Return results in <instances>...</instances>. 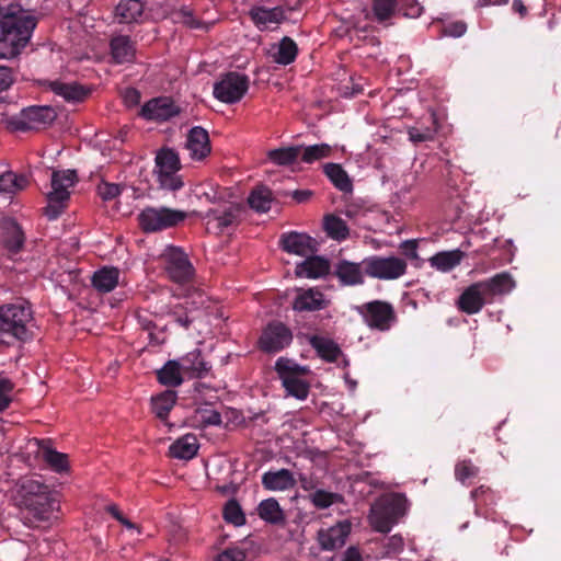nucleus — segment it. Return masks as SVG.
<instances>
[{
    "mask_svg": "<svg viewBox=\"0 0 561 561\" xmlns=\"http://www.w3.org/2000/svg\"><path fill=\"white\" fill-rule=\"evenodd\" d=\"M21 507L24 525L46 528L58 518L59 500L47 485L27 479L21 485Z\"/></svg>",
    "mask_w": 561,
    "mask_h": 561,
    "instance_id": "nucleus-1",
    "label": "nucleus"
},
{
    "mask_svg": "<svg viewBox=\"0 0 561 561\" xmlns=\"http://www.w3.org/2000/svg\"><path fill=\"white\" fill-rule=\"evenodd\" d=\"M36 24L35 16L27 14L20 4L0 7V58L16 57L28 44Z\"/></svg>",
    "mask_w": 561,
    "mask_h": 561,
    "instance_id": "nucleus-2",
    "label": "nucleus"
},
{
    "mask_svg": "<svg viewBox=\"0 0 561 561\" xmlns=\"http://www.w3.org/2000/svg\"><path fill=\"white\" fill-rule=\"evenodd\" d=\"M56 117V107H0V124L10 131L38 130Z\"/></svg>",
    "mask_w": 561,
    "mask_h": 561,
    "instance_id": "nucleus-3",
    "label": "nucleus"
},
{
    "mask_svg": "<svg viewBox=\"0 0 561 561\" xmlns=\"http://www.w3.org/2000/svg\"><path fill=\"white\" fill-rule=\"evenodd\" d=\"M198 301L188 299L185 305L179 302L178 298H174L169 289L161 288L158 291H152L147 297L148 308L151 312L159 317H170L178 325L184 329H188L191 323L194 321L192 309L188 305L204 306L205 297L202 294L197 295Z\"/></svg>",
    "mask_w": 561,
    "mask_h": 561,
    "instance_id": "nucleus-4",
    "label": "nucleus"
},
{
    "mask_svg": "<svg viewBox=\"0 0 561 561\" xmlns=\"http://www.w3.org/2000/svg\"><path fill=\"white\" fill-rule=\"evenodd\" d=\"M33 313L25 301L8 304L0 307V333L18 341L32 337Z\"/></svg>",
    "mask_w": 561,
    "mask_h": 561,
    "instance_id": "nucleus-5",
    "label": "nucleus"
},
{
    "mask_svg": "<svg viewBox=\"0 0 561 561\" xmlns=\"http://www.w3.org/2000/svg\"><path fill=\"white\" fill-rule=\"evenodd\" d=\"M77 181L73 170L54 171L50 178L51 190L47 193V206L44 215L49 220H56L66 209L70 196L69 188Z\"/></svg>",
    "mask_w": 561,
    "mask_h": 561,
    "instance_id": "nucleus-6",
    "label": "nucleus"
},
{
    "mask_svg": "<svg viewBox=\"0 0 561 561\" xmlns=\"http://www.w3.org/2000/svg\"><path fill=\"white\" fill-rule=\"evenodd\" d=\"M407 499L402 494H393L371 506L369 523L379 533L387 534L398 519L404 515Z\"/></svg>",
    "mask_w": 561,
    "mask_h": 561,
    "instance_id": "nucleus-7",
    "label": "nucleus"
},
{
    "mask_svg": "<svg viewBox=\"0 0 561 561\" xmlns=\"http://www.w3.org/2000/svg\"><path fill=\"white\" fill-rule=\"evenodd\" d=\"M244 214V207L240 203H228L208 209L203 216L207 232L220 234L229 232L237 227Z\"/></svg>",
    "mask_w": 561,
    "mask_h": 561,
    "instance_id": "nucleus-8",
    "label": "nucleus"
},
{
    "mask_svg": "<svg viewBox=\"0 0 561 561\" xmlns=\"http://www.w3.org/2000/svg\"><path fill=\"white\" fill-rule=\"evenodd\" d=\"M181 162L175 150L162 148L156 156L154 175L162 190L175 192L183 187V181L179 171Z\"/></svg>",
    "mask_w": 561,
    "mask_h": 561,
    "instance_id": "nucleus-9",
    "label": "nucleus"
},
{
    "mask_svg": "<svg viewBox=\"0 0 561 561\" xmlns=\"http://www.w3.org/2000/svg\"><path fill=\"white\" fill-rule=\"evenodd\" d=\"M275 370L288 394L298 400L307 399L310 387L300 378L308 374L307 367L298 365L293 359L279 357L275 363Z\"/></svg>",
    "mask_w": 561,
    "mask_h": 561,
    "instance_id": "nucleus-10",
    "label": "nucleus"
},
{
    "mask_svg": "<svg viewBox=\"0 0 561 561\" xmlns=\"http://www.w3.org/2000/svg\"><path fill=\"white\" fill-rule=\"evenodd\" d=\"M186 216L183 210L149 206L139 213L138 222L145 232H158L178 226Z\"/></svg>",
    "mask_w": 561,
    "mask_h": 561,
    "instance_id": "nucleus-11",
    "label": "nucleus"
},
{
    "mask_svg": "<svg viewBox=\"0 0 561 561\" xmlns=\"http://www.w3.org/2000/svg\"><path fill=\"white\" fill-rule=\"evenodd\" d=\"M161 261L164 272L172 282L187 284L193 279L195 270L182 249L172 245L167 247L161 254Z\"/></svg>",
    "mask_w": 561,
    "mask_h": 561,
    "instance_id": "nucleus-12",
    "label": "nucleus"
},
{
    "mask_svg": "<svg viewBox=\"0 0 561 561\" xmlns=\"http://www.w3.org/2000/svg\"><path fill=\"white\" fill-rule=\"evenodd\" d=\"M364 322L373 330L388 331L397 321L393 306L383 300H373L356 307Z\"/></svg>",
    "mask_w": 561,
    "mask_h": 561,
    "instance_id": "nucleus-13",
    "label": "nucleus"
},
{
    "mask_svg": "<svg viewBox=\"0 0 561 561\" xmlns=\"http://www.w3.org/2000/svg\"><path fill=\"white\" fill-rule=\"evenodd\" d=\"M367 276L378 279H397L405 274L408 264L398 256L371 255L363 260Z\"/></svg>",
    "mask_w": 561,
    "mask_h": 561,
    "instance_id": "nucleus-14",
    "label": "nucleus"
},
{
    "mask_svg": "<svg viewBox=\"0 0 561 561\" xmlns=\"http://www.w3.org/2000/svg\"><path fill=\"white\" fill-rule=\"evenodd\" d=\"M278 248L288 254L305 257L316 254L319 250V243L306 232L287 231L279 236Z\"/></svg>",
    "mask_w": 561,
    "mask_h": 561,
    "instance_id": "nucleus-15",
    "label": "nucleus"
},
{
    "mask_svg": "<svg viewBox=\"0 0 561 561\" xmlns=\"http://www.w3.org/2000/svg\"><path fill=\"white\" fill-rule=\"evenodd\" d=\"M293 341L291 331L282 322L270 323L260 337V347L267 353H277Z\"/></svg>",
    "mask_w": 561,
    "mask_h": 561,
    "instance_id": "nucleus-16",
    "label": "nucleus"
},
{
    "mask_svg": "<svg viewBox=\"0 0 561 561\" xmlns=\"http://www.w3.org/2000/svg\"><path fill=\"white\" fill-rule=\"evenodd\" d=\"M490 304L481 282H476L463 289L457 299V308L467 314L479 313Z\"/></svg>",
    "mask_w": 561,
    "mask_h": 561,
    "instance_id": "nucleus-17",
    "label": "nucleus"
},
{
    "mask_svg": "<svg viewBox=\"0 0 561 561\" xmlns=\"http://www.w3.org/2000/svg\"><path fill=\"white\" fill-rule=\"evenodd\" d=\"M245 92V76L234 72L228 73L214 87L215 96L225 103H234Z\"/></svg>",
    "mask_w": 561,
    "mask_h": 561,
    "instance_id": "nucleus-18",
    "label": "nucleus"
},
{
    "mask_svg": "<svg viewBox=\"0 0 561 561\" xmlns=\"http://www.w3.org/2000/svg\"><path fill=\"white\" fill-rule=\"evenodd\" d=\"M185 149L194 161H203L211 151L209 135L199 126L191 128L186 136Z\"/></svg>",
    "mask_w": 561,
    "mask_h": 561,
    "instance_id": "nucleus-19",
    "label": "nucleus"
},
{
    "mask_svg": "<svg viewBox=\"0 0 561 561\" xmlns=\"http://www.w3.org/2000/svg\"><path fill=\"white\" fill-rule=\"evenodd\" d=\"M328 307L323 293L318 288H297L293 309L298 312L319 311Z\"/></svg>",
    "mask_w": 561,
    "mask_h": 561,
    "instance_id": "nucleus-20",
    "label": "nucleus"
},
{
    "mask_svg": "<svg viewBox=\"0 0 561 561\" xmlns=\"http://www.w3.org/2000/svg\"><path fill=\"white\" fill-rule=\"evenodd\" d=\"M351 533V524L347 520L318 531V541L322 550L332 551L344 546Z\"/></svg>",
    "mask_w": 561,
    "mask_h": 561,
    "instance_id": "nucleus-21",
    "label": "nucleus"
},
{
    "mask_svg": "<svg viewBox=\"0 0 561 561\" xmlns=\"http://www.w3.org/2000/svg\"><path fill=\"white\" fill-rule=\"evenodd\" d=\"M249 15L260 31L274 30L286 19L282 7H253Z\"/></svg>",
    "mask_w": 561,
    "mask_h": 561,
    "instance_id": "nucleus-22",
    "label": "nucleus"
},
{
    "mask_svg": "<svg viewBox=\"0 0 561 561\" xmlns=\"http://www.w3.org/2000/svg\"><path fill=\"white\" fill-rule=\"evenodd\" d=\"M296 264L295 274L297 277L320 278L330 273V262L328 259L319 255H308Z\"/></svg>",
    "mask_w": 561,
    "mask_h": 561,
    "instance_id": "nucleus-23",
    "label": "nucleus"
},
{
    "mask_svg": "<svg viewBox=\"0 0 561 561\" xmlns=\"http://www.w3.org/2000/svg\"><path fill=\"white\" fill-rule=\"evenodd\" d=\"M364 264L354 263L347 260H341L335 264L334 275L343 286H357L363 285L364 279Z\"/></svg>",
    "mask_w": 561,
    "mask_h": 561,
    "instance_id": "nucleus-24",
    "label": "nucleus"
},
{
    "mask_svg": "<svg viewBox=\"0 0 561 561\" xmlns=\"http://www.w3.org/2000/svg\"><path fill=\"white\" fill-rule=\"evenodd\" d=\"M262 485L267 491H288L296 486L297 480L288 469L268 470L262 474Z\"/></svg>",
    "mask_w": 561,
    "mask_h": 561,
    "instance_id": "nucleus-25",
    "label": "nucleus"
},
{
    "mask_svg": "<svg viewBox=\"0 0 561 561\" xmlns=\"http://www.w3.org/2000/svg\"><path fill=\"white\" fill-rule=\"evenodd\" d=\"M486 294L490 304L494 297L510 294L516 286L515 280L508 272H501L494 276L480 280Z\"/></svg>",
    "mask_w": 561,
    "mask_h": 561,
    "instance_id": "nucleus-26",
    "label": "nucleus"
},
{
    "mask_svg": "<svg viewBox=\"0 0 561 561\" xmlns=\"http://www.w3.org/2000/svg\"><path fill=\"white\" fill-rule=\"evenodd\" d=\"M2 242L10 254L18 253L24 244V232L12 218H3L1 221Z\"/></svg>",
    "mask_w": 561,
    "mask_h": 561,
    "instance_id": "nucleus-27",
    "label": "nucleus"
},
{
    "mask_svg": "<svg viewBox=\"0 0 561 561\" xmlns=\"http://www.w3.org/2000/svg\"><path fill=\"white\" fill-rule=\"evenodd\" d=\"M183 371L188 378H203L207 376L211 369V366L202 356L199 350L188 352L186 355L180 358Z\"/></svg>",
    "mask_w": 561,
    "mask_h": 561,
    "instance_id": "nucleus-28",
    "label": "nucleus"
},
{
    "mask_svg": "<svg viewBox=\"0 0 561 561\" xmlns=\"http://www.w3.org/2000/svg\"><path fill=\"white\" fill-rule=\"evenodd\" d=\"M257 516L266 524L280 526L286 522V515L275 497L261 501L256 507Z\"/></svg>",
    "mask_w": 561,
    "mask_h": 561,
    "instance_id": "nucleus-29",
    "label": "nucleus"
},
{
    "mask_svg": "<svg viewBox=\"0 0 561 561\" xmlns=\"http://www.w3.org/2000/svg\"><path fill=\"white\" fill-rule=\"evenodd\" d=\"M45 462L56 472L68 470V456L55 450L48 440L34 439Z\"/></svg>",
    "mask_w": 561,
    "mask_h": 561,
    "instance_id": "nucleus-30",
    "label": "nucleus"
},
{
    "mask_svg": "<svg viewBox=\"0 0 561 561\" xmlns=\"http://www.w3.org/2000/svg\"><path fill=\"white\" fill-rule=\"evenodd\" d=\"M111 54L115 62H131L135 58L136 48L127 35H117L111 39Z\"/></svg>",
    "mask_w": 561,
    "mask_h": 561,
    "instance_id": "nucleus-31",
    "label": "nucleus"
},
{
    "mask_svg": "<svg viewBox=\"0 0 561 561\" xmlns=\"http://www.w3.org/2000/svg\"><path fill=\"white\" fill-rule=\"evenodd\" d=\"M274 201L275 197L272 190L266 185L259 184L248 195V207L256 213H267Z\"/></svg>",
    "mask_w": 561,
    "mask_h": 561,
    "instance_id": "nucleus-32",
    "label": "nucleus"
},
{
    "mask_svg": "<svg viewBox=\"0 0 561 561\" xmlns=\"http://www.w3.org/2000/svg\"><path fill=\"white\" fill-rule=\"evenodd\" d=\"M119 274L117 267L104 266L94 272L92 285L100 293H110L118 285Z\"/></svg>",
    "mask_w": 561,
    "mask_h": 561,
    "instance_id": "nucleus-33",
    "label": "nucleus"
},
{
    "mask_svg": "<svg viewBox=\"0 0 561 561\" xmlns=\"http://www.w3.org/2000/svg\"><path fill=\"white\" fill-rule=\"evenodd\" d=\"M198 442L195 435L187 434L178 438L169 447V454L172 458L190 460L197 454Z\"/></svg>",
    "mask_w": 561,
    "mask_h": 561,
    "instance_id": "nucleus-34",
    "label": "nucleus"
},
{
    "mask_svg": "<svg viewBox=\"0 0 561 561\" xmlns=\"http://www.w3.org/2000/svg\"><path fill=\"white\" fill-rule=\"evenodd\" d=\"M51 90L61 95L67 102H84L91 94V89L79 83L53 82Z\"/></svg>",
    "mask_w": 561,
    "mask_h": 561,
    "instance_id": "nucleus-35",
    "label": "nucleus"
},
{
    "mask_svg": "<svg viewBox=\"0 0 561 561\" xmlns=\"http://www.w3.org/2000/svg\"><path fill=\"white\" fill-rule=\"evenodd\" d=\"M184 371L180 359L167 362L162 368L157 370V378L160 383L167 387H178L183 382Z\"/></svg>",
    "mask_w": 561,
    "mask_h": 561,
    "instance_id": "nucleus-36",
    "label": "nucleus"
},
{
    "mask_svg": "<svg viewBox=\"0 0 561 561\" xmlns=\"http://www.w3.org/2000/svg\"><path fill=\"white\" fill-rule=\"evenodd\" d=\"M310 345L316 350L317 354L329 363H334L341 355V348L331 339L320 335H312L309 339Z\"/></svg>",
    "mask_w": 561,
    "mask_h": 561,
    "instance_id": "nucleus-37",
    "label": "nucleus"
},
{
    "mask_svg": "<svg viewBox=\"0 0 561 561\" xmlns=\"http://www.w3.org/2000/svg\"><path fill=\"white\" fill-rule=\"evenodd\" d=\"M463 256L465 253L459 249L442 251L433 255L430 259V263L432 267L446 273L458 266L461 263Z\"/></svg>",
    "mask_w": 561,
    "mask_h": 561,
    "instance_id": "nucleus-38",
    "label": "nucleus"
},
{
    "mask_svg": "<svg viewBox=\"0 0 561 561\" xmlns=\"http://www.w3.org/2000/svg\"><path fill=\"white\" fill-rule=\"evenodd\" d=\"M323 171L337 190L344 193H350L353 191V183L341 164L327 163L323 167Z\"/></svg>",
    "mask_w": 561,
    "mask_h": 561,
    "instance_id": "nucleus-39",
    "label": "nucleus"
},
{
    "mask_svg": "<svg viewBox=\"0 0 561 561\" xmlns=\"http://www.w3.org/2000/svg\"><path fill=\"white\" fill-rule=\"evenodd\" d=\"M431 125L430 126H414L408 130L409 139L414 142H425L433 140L436 133L438 131L439 125L435 112L430 113Z\"/></svg>",
    "mask_w": 561,
    "mask_h": 561,
    "instance_id": "nucleus-40",
    "label": "nucleus"
},
{
    "mask_svg": "<svg viewBox=\"0 0 561 561\" xmlns=\"http://www.w3.org/2000/svg\"><path fill=\"white\" fill-rule=\"evenodd\" d=\"M192 421L195 426L219 425L221 416L213 404L204 403L195 409Z\"/></svg>",
    "mask_w": 561,
    "mask_h": 561,
    "instance_id": "nucleus-41",
    "label": "nucleus"
},
{
    "mask_svg": "<svg viewBox=\"0 0 561 561\" xmlns=\"http://www.w3.org/2000/svg\"><path fill=\"white\" fill-rule=\"evenodd\" d=\"M302 146H289L270 150L268 159L276 165L287 167L295 163L301 153Z\"/></svg>",
    "mask_w": 561,
    "mask_h": 561,
    "instance_id": "nucleus-42",
    "label": "nucleus"
},
{
    "mask_svg": "<svg viewBox=\"0 0 561 561\" xmlns=\"http://www.w3.org/2000/svg\"><path fill=\"white\" fill-rule=\"evenodd\" d=\"M27 183L25 175H16L0 167V193H15L26 187Z\"/></svg>",
    "mask_w": 561,
    "mask_h": 561,
    "instance_id": "nucleus-43",
    "label": "nucleus"
},
{
    "mask_svg": "<svg viewBox=\"0 0 561 561\" xmlns=\"http://www.w3.org/2000/svg\"><path fill=\"white\" fill-rule=\"evenodd\" d=\"M323 229L330 238L337 241L345 240L348 237L346 222L333 214L324 216Z\"/></svg>",
    "mask_w": 561,
    "mask_h": 561,
    "instance_id": "nucleus-44",
    "label": "nucleus"
},
{
    "mask_svg": "<svg viewBox=\"0 0 561 561\" xmlns=\"http://www.w3.org/2000/svg\"><path fill=\"white\" fill-rule=\"evenodd\" d=\"M144 12V4L140 0H126L116 7V16L121 23H130L136 21Z\"/></svg>",
    "mask_w": 561,
    "mask_h": 561,
    "instance_id": "nucleus-45",
    "label": "nucleus"
},
{
    "mask_svg": "<svg viewBox=\"0 0 561 561\" xmlns=\"http://www.w3.org/2000/svg\"><path fill=\"white\" fill-rule=\"evenodd\" d=\"M176 401V392L173 390H165L151 400L152 412L161 420L167 419L169 412Z\"/></svg>",
    "mask_w": 561,
    "mask_h": 561,
    "instance_id": "nucleus-46",
    "label": "nucleus"
},
{
    "mask_svg": "<svg viewBox=\"0 0 561 561\" xmlns=\"http://www.w3.org/2000/svg\"><path fill=\"white\" fill-rule=\"evenodd\" d=\"M371 11L378 23H386L398 13V0H373Z\"/></svg>",
    "mask_w": 561,
    "mask_h": 561,
    "instance_id": "nucleus-47",
    "label": "nucleus"
},
{
    "mask_svg": "<svg viewBox=\"0 0 561 561\" xmlns=\"http://www.w3.org/2000/svg\"><path fill=\"white\" fill-rule=\"evenodd\" d=\"M298 54V46L295 41L288 36L280 39L277 53L275 54V61L279 65H289L295 61Z\"/></svg>",
    "mask_w": 561,
    "mask_h": 561,
    "instance_id": "nucleus-48",
    "label": "nucleus"
},
{
    "mask_svg": "<svg viewBox=\"0 0 561 561\" xmlns=\"http://www.w3.org/2000/svg\"><path fill=\"white\" fill-rule=\"evenodd\" d=\"M179 113V107H140L138 115L146 121L164 123Z\"/></svg>",
    "mask_w": 561,
    "mask_h": 561,
    "instance_id": "nucleus-49",
    "label": "nucleus"
},
{
    "mask_svg": "<svg viewBox=\"0 0 561 561\" xmlns=\"http://www.w3.org/2000/svg\"><path fill=\"white\" fill-rule=\"evenodd\" d=\"M312 505L318 510H325L335 503L343 501V496L339 493L329 492L318 489L308 496Z\"/></svg>",
    "mask_w": 561,
    "mask_h": 561,
    "instance_id": "nucleus-50",
    "label": "nucleus"
},
{
    "mask_svg": "<svg viewBox=\"0 0 561 561\" xmlns=\"http://www.w3.org/2000/svg\"><path fill=\"white\" fill-rule=\"evenodd\" d=\"M332 148L327 144H317L301 149V161L305 163H313L323 158L330 157Z\"/></svg>",
    "mask_w": 561,
    "mask_h": 561,
    "instance_id": "nucleus-51",
    "label": "nucleus"
},
{
    "mask_svg": "<svg viewBox=\"0 0 561 561\" xmlns=\"http://www.w3.org/2000/svg\"><path fill=\"white\" fill-rule=\"evenodd\" d=\"M224 518L234 526H242L245 523L244 513L238 501L229 500L224 506Z\"/></svg>",
    "mask_w": 561,
    "mask_h": 561,
    "instance_id": "nucleus-52",
    "label": "nucleus"
},
{
    "mask_svg": "<svg viewBox=\"0 0 561 561\" xmlns=\"http://www.w3.org/2000/svg\"><path fill=\"white\" fill-rule=\"evenodd\" d=\"M479 473V468L476 467L471 460L459 461L455 467V477L462 484L476 478Z\"/></svg>",
    "mask_w": 561,
    "mask_h": 561,
    "instance_id": "nucleus-53",
    "label": "nucleus"
},
{
    "mask_svg": "<svg viewBox=\"0 0 561 561\" xmlns=\"http://www.w3.org/2000/svg\"><path fill=\"white\" fill-rule=\"evenodd\" d=\"M423 10L417 0H398V13L405 18L416 19L423 13Z\"/></svg>",
    "mask_w": 561,
    "mask_h": 561,
    "instance_id": "nucleus-54",
    "label": "nucleus"
},
{
    "mask_svg": "<svg viewBox=\"0 0 561 561\" xmlns=\"http://www.w3.org/2000/svg\"><path fill=\"white\" fill-rule=\"evenodd\" d=\"M124 186H122L121 184L110 183L105 181H102L98 185V194L104 202L113 201L114 198L118 197L122 194Z\"/></svg>",
    "mask_w": 561,
    "mask_h": 561,
    "instance_id": "nucleus-55",
    "label": "nucleus"
},
{
    "mask_svg": "<svg viewBox=\"0 0 561 561\" xmlns=\"http://www.w3.org/2000/svg\"><path fill=\"white\" fill-rule=\"evenodd\" d=\"M13 383L8 378H0V412L8 409L12 401Z\"/></svg>",
    "mask_w": 561,
    "mask_h": 561,
    "instance_id": "nucleus-56",
    "label": "nucleus"
},
{
    "mask_svg": "<svg viewBox=\"0 0 561 561\" xmlns=\"http://www.w3.org/2000/svg\"><path fill=\"white\" fill-rule=\"evenodd\" d=\"M244 559L245 551L240 547L227 548L217 557V561H243Z\"/></svg>",
    "mask_w": 561,
    "mask_h": 561,
    "instance_id": "nucleus-57",
    "label": "nucleus"
},
{
    "mask_svg": "<svg viewBox=\"0 0 561 561\" xmlns=\"http://www.w3.org/2000/svg\"><path fill=\"white\" fill-rule=\"evenodd\" d=\"M471 497L477 504H490L493 502V492L489 486L480 485L471 491Z\"/></svg>",
    "mask_w": 561,
    "mask_h": 561,
    "instance_id": "nucleus-58",
    "label": "nucleus"
},
{
    "mask_svg": "<svg viewBox=\"0 0 561 561\" xmlns=\"http://www.w3.org/2000/svg\"><path fill=\"white\" fill-rule=\"evenodd\" d=\"M119 94L125 105H139L140 92L131 87H126L119 90Z\"/></svg>",
    "mask_w": 561,
    "mask_h": 561,
    "instance_id": "nucleus-59",
    "label": "nucleus"
},
{
    "mask_svg": "<svg viewBox=\"0 0 561 561\" xmlns=\"http://www.w3.org/2000/svg\"><path fill=\"white\" fill-rule=\"evenodd\" d=\"M400 250L405 257L414 260L417 257V241L414 239L403 241Z\"/></svg>",
    "mask_w": 561,
    "mask_h": 561,
    "instance_id": "nucleus-60",
    "label": "nucleus"
},
{
    "mask_svg": "<svg viewBox=\"0 0 561 561\" xmlns=\"http://www.w3.org/2000/svg\"><path fill=\"white\" fill-rule=\"evenodd\" d=\"M13 82L12 70L9 67L0 66V92L7 90Z\"/></svg>",
    "mask_w": 561,
    "mask_h": 561,
    "instance_id": "nucleus-61",
    "label": "nucleus"
},
{
    "mask_svg": "<svg viewBox=\"0 0 561 561\" xmlns=\"http://www.w3.org/2000/svg\"><path fill=\"white\" fill-rule=\"evenodd\" d=\"M446 31H447V34L450 35V36L460 37V36H462L466 33L467 26L462 22H457V23L450 24L446 28Z\"/></svg>",
    "mask_w": 561,
    "mask_h": 561,
    "instance_id": "nucleus-62",
    "label": "nucleus"
},
{
    "mask_svg": "<svg viewBox=\"0 0 561 561\" xmlns=\"http://www.w3.org/2000/svg\"><path fill=\"white\" fill-rule=\"evenodd\" d=\"M267 423V417L263 412L255 413L253 416H248V430L251 427L252 430L255 426H262Z\"/></svg>",
    "mask_w": 561,
    "mask_h": 561,
    "instance_id": "nucleus-63",
    "label": "nucleus"
},
{
    "mask_svg": "<svg viewBox=\"0 0 561 561\" xmlns=\"http://www.w3.org/2000/svg\"><path fill=\"white\" fill-rule=\"evenodd\" d=\"M342 561H363L362 554L356 547H348L344 552Z\"/></svg>",
    "mask_w": 561,
    "mask_h": 561,
    "instance_id": "nucleus-64",
    "label": "nucleus"
}]
</instances>
